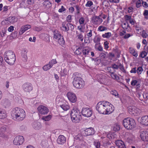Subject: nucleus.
Listing matches in <instances>:
<instances>
[{
  "mask_svg": "<svg viewBox=\"0 0 148 148\" xmlns=\"http://www.w3.org/2000/svg\"><path fill=\"white\" fill-rule=\"evenodd\" d=\"M5 62L10 65H13L16 61V57L13 52L10 50L6 51L3 55Z\"/></svg>",
  "mask_w": 148,
  "mask_h": 148,
  "instance_id": "3",
  "label": "nucleus"
},
{
  "mask_svg": "<svg viewBox=\"0 0 148 148\" xmlns=\"http://www.w3.org/2000/svg\"><path fill=\"white\" fill-rule=\"evenodd\" d=\"M93 4V2L91 1H88L85 4V6L86 7H90Z\"/></svg>",
  "mask_w": 148,
  "mask_h": 148,
  "instance_id": "54",
  "label": "nucleus"
},
{
  "mask_svg": "<svg viewBox=\"0 0 148 148\" xmlns=\"http://www.w3.org/2000/svg\"><path fill=\"white\" fill-rule=\"evenodd\" d=\"M1 24L3 25H8L10 24V23L9 20V18H6L3 21L1 22Z\"/></svg>",
  "mask_w": 148,
  "mask_h": 148,
  "instance_id": "42",
  "label": "nucleus"
},
{
  "mask_svg": "<svg viewBox=\"0 0 148 148\" xmlns=\"http://www.w3.org/2000/svg\"><path fill=\"white\" fill-rule=\"evenodd\" d=\"M76 139L79 140L81 142H84V139L83 136L80 134L78 135L76 137Z\"/></svg>",
  "mask_w": 148,
  "mask_h": 148,
  "instance_id": "48",
  "label": "nucleus"
},
{
  "mask_svg": "<svg viewBox=\"0 0 148 148\" xmlns=\"http://www.w3.org/2000/svg\"><path fill=\"white\" fill-rule=\"evenodd\" d=\"M94 145L96 148H100V143L98 141H94Z\"/></svg>",
  "mask_w": 148,
  "mask_h": 148,
  "instance_id": "50",
  "label": "nucleus"
},
{
  "mask_svg": "<svg viewBox=\"0 0 148 148\" xmlns=\"http://www.w3.org/2000/svg\"><path fill=\"white\" fill-rule=\"evenodd\" d=\"M122 26L123 28L124 29H127L128 27H129L128 23L127 22L123 23L122 25Z\"/></svg>",
  "mask_w": 148,
  "mask_h": 148,
  "instance_id": "60",
  "label": "nucleus"
},
{
  "mask_svg": "<svg viewBox=\"0 0 148 148\" xmlns=\"http://www.w3.org/2000/svg\"><path fill=\"white\" fill-rule=\"evenodd\" d=\"M73 86L77 89H80L84 87L85 82L83 79L80 77L75 75L72 82Z\"/></svg>",
  "mask_w": 148,
  "mask_h": 148,
  "instance_id": "5",
  "label": "nucleus"
},
{
  "mask_svg": "<svg viewBox=\"0 0 148 148\" xmlns=\"http://www.w3.org/2000/svg\"><path fill=\"white\" fill-rule=\"evenodd\" d=\"M100 40L101 38L99 37H97L93 39V42L96 44L100 43Z\"/></svg>",
  "mask_w": 148,
  "mask_h": 148,
  "instance_id": "52",
  "label": "nucleus"
},
{
  "mask_svg": "<svg viewBox=\"0 0 148 148\" xmlns=\"http://www.w3.org/2000/svg\"><path fill=\"white\" fill-rule=\"evenodd\" d=\"M6 111L5 110L0 109V119H4L6 118Z\"/></svg>",
  "mask_w": 148,
  "mask_h": 148,
  "instance_id": "26",
  "label": "nucleus"
},
{
  "mask_svg": "<svg viewBox=\"0 0 148 148\" xmlns=\"http://www.w3.org/2000/svg\"><path fill=\"white\" fill-rule=\"evenodd\" d=\"M109 42L107 41L104 42V48L105 49H107L109 48Z\"/></svg>",
  "mask_w": 148,
  "mask_h": 148,
  "instance_id": "61",
  "label": "nucleus"
},
{
  "mask_svg": "<svg viewBox=\"0 0 148 148\" xmlns=\"http://www.w3.org/2000/svg\"><path fill=\"white\" fill-rule=\"evenodd\" d=\"M33 127L36 130H38L41 127V124L39 122L35 123L33 125Z\"/></svg>",
  "mask_w": 148,
  "mask_h": 148,
  "instance_id": "33",
  "label": "nucleus"
},
{
  "mask_svg": "<svg viewBox=\"0 0 148 148\" xmlns=\"http://www.w3.org/2000/svg\"><path fill=\"white\" fill-rule=\"evenodd\" d=\"M130 53L133 55V56L135 57H137L138 54L137 51L135 49L133 48H130Z\"/></svg>",
  "mask_w": 148,
  "mask_h": 148,
  "instance_id": "32",
  "label": "nucleus"
},
{
  "mask_svg": "<svg viewBox=\"0 0 148 148\" xmlns=\"http://www.w3.org/2000/svg\"><path fill=\"white\" fill-rule=\"evenodd\" d=\"M73 27H73L71 23L65 21L62 23V26L60 28L61 30L62 31L64 32H67L69 30V27Z\"/></svg>",
  "mask_w": 148,
  "mask_h": 148,
  "instance_id": "10",
  "label": "nucleus"
},
{
  "mask_svg": "<svg viewBox=\"0 0 148 148\" xmlns=\"http://www.w3.org/2000/svg\"><path fill=\"white\" fill-rule=\"evenodd\" d=\"M86 36L88 39L92 37V31L91 29L90 30H88L87 31Z\"/></svg>",
  "mask_w": 148,
  "mask_h": 148,
  "instance_id": "43",
  "label": "nucleus"
},
{
  "mask_svg": "<svg viewBox=\"0 0 148 148\" xmlns=\"http://www.w3.org/2000/svg\"><path fill=\"white\" fill-rule=\"evenodd\" d=\"M58 40V42L59 44L63 46V45H64L65 41L64 39L63 36H62L61 38H59Z\"/></svg>",
  "mask_w": 148,
  "mask_h": 148,
  "instance_id": "34",
  "label": "nucleus"
},
{
  "mask_svg": "<svg viewBox=\"0 0 148 148\" xmlns=\"http://www.w3.org/2000/svg\"><path fill=\"white\" fill-rule=\"evenodd\" d=\"M96 109L99 114L105 115L111 114L114 110L113 105L106 101L99 102L96 106Z\"/></svg>",
  "mask_w": 148,
  "mask_h": 148,
  "instance_id": "1",
  "label": "nucleus"
},
{
  "mask_svg": "<svg viewBox=\"0 0 148 148\" xmlns=\"http://www.w3.org/2000/svg\"><path fill=\"white\" fill-rule=\"evenodd\" d=\"M140 137L142 140L144 141H148V132L142 131L140 133Z\"/></svg>",
  "mask_w": 148,
  "mask_h": 148,
  "instance_id": "16",
  "label": "nucleus"
},
{
  "mask_svg": "<svg viewBox=\"0 0 148 148\" xmlns=\"http://www.w3.org/2000/svg\"><path fill=\"white\" fill-rule=\"evenodd\" d=\"M60 32L57 30H55L53 32V38L55 39L58 40L62 36Z\"/></svg>",
  "mask_w": 148,
  "mask_h": 148,
  "instance_id": "24",
  "label": "nucleus"
},
{
  "mask_svg": "<svg viewBox=\"0 0 148 148\" xmlns=\"http://www.w3.org/2000/svg\"><path fill=\"white\" fill-rule=\"evenodd\" d=\"M6 128L5 126L2 127L0 129V137H5L6 130Z\"/></svg>",
  "mask_w": 148,
  "mask_h": 148,
  "instance_id": "23",
  "label": "nucleus"
},
{
  "mask_svg": "<svg viewBox=\"0 0 148 148\" xmlns=\"http://www.w3.org/2000/svg\"><path fill=\"white\" fill-rule=\"evenodd\" d=\"M82 114L84 116L89 117L92 114V110L88 108H84L82 110Z\"/></svg>",
  "mask_w": 148,
  "mask_h": 148,
  "instance_id": "7",
  "label": "nucleus"
},
{
  "mask_svg": "<svg viewBox=\"0 0 148 148\" xmlns=\"http://www.w3.org/2000/svg\"><path fill=\"white\" fill-rule=\"evenodd\" d=\"M97 80L101 84L109 85L111 84V81L108 79L107 75L105 74H100L97 75Z\"/></svg>",
  "mask_w": 148,
  "mask_h": 148,
  "instance_id": "6",
  "label": "nucleus"
},
{
  "mask_svg": "<svg viewBox=\"0 0 148 148\" xmlns=\"http://www.w3.org/2000/svg\"><path fill=\"white\" fill-rule=\"evenodd\" d=\"M134 2H136V6L139 8L141 6V3L143 2L142 0H133Z\"/></svg>",
  "mask_w": 148,
  "mask_h": 148,
  "instance_id": "40",
  "label": "nucleus"
},
{
  "mask_svg": "<svg viewBox=\"0 0 148 148\" xmlns=\"http://www.w3.org/2000/svg\"><path fill=\"white\" fill-rule=\"evenodd\" d=\"M79 21L80 25H84L85 22L84 18L83 17L80 18Z\"/></svg>",
  "mask_w": 148,
  "mask_h": 148,
  "instance_id": "55",
  "label": "nucleus"
},
{
  "mask_svg": "<svg viewBox=\"0 0 148 148\" xmlns=\"http://www.w3.org/2000/svg\"><path fill=\"white\" fill-rule=\"evenodd\" d=\"M139 110L134 106H130V114L136 116L138 114Z\"/></svg>",
  "mask_w": 148,
  "mask_h": 148,
  "instance_id": "18",
  "label": "nucleus"
},
{
  "mask_svg": "<svg viewBox=\"0 0 148 148\" xmlns=\"http://www.w3.org/2000/svg\"><path fill=\"white\" fill-rule=\"evenodd\" d=\"M107 29V27L102 25H100L98 27L97 29V31L99 32H103L106 31Z\"/></svg>",
  "mask_w": 148,
  "mask_h": 148,
  "instance_id": "38",
  "label": "nucleus"
},
{
  "mask_svg": "<svg viewBox=\"0 0 148 148\" xmlns=\"http://www.w3.org/2000/svg\"><path fill=\"white\" fill-rule=\"evenodd\" d=\"M95 49L98 51H103V48L100 45V43L95 44Z\"/></svg>",
  "mask_w": 148,
  "mask_h": 148,
  "instance_id": "31",
  "label": "nucleus"
},
{
  "mask_svg": "<svg viewBox=\"0 0 148 148\" xmlns=\"http://www.w3.org/2000/svg\"><path fill=\"white\" fill-rule=\"evenodd\" d=\"M27 51L25 49H24L22 51L21 56L23 58V60L25 61H26L27 59Z\"/></svg>",
  "mask_w": 148,
  "mask_h": 148,
  "instance_id": "27",
  "label": "nucleus"
},
{
  "mask_svg": "<svg viewBox=\"0 0 148 148\" xmlns=\"http://www.w3.org/2000/svg\"><path fill=\"white\" fill-rule=\"evenodd\" d=\"M67 97L69 100L72 103L75 102L77 100L76 95L73 92H69L67 93Z\"/></svg>",
  "mask_w": 148,
  "mask_h": 148,
  "instance_id": "15",
  "label": "nucleus"
},
{
  "mask_svg": "<svg viewBox=\"0 0 148 148\" xmlns=\"http://www.w3.org/2000/svg\"><path fill=\"white\" fill-rule=\"evenodd\" d=\"M82 47H79L78 48L75 50V53L77 55L80 54L81 53L82 54Z\"/></svg>",
  "mask_w": 148,
  "mask_h": 148,
  "instance_id": "47",
  "label": "nucleus"
},
{
  "mask_svg": "<svg viewBox=\"0 0 148 148\" xmlns=\"http://www.w3.org/2000/svg\"><path fill=\"white\" fill-rule=\"evenodd\" d=\"M138 121L142 125L148 126V116L146 115L139 117L138 119Z\"/></svg>",
  "mask_w": 148,
  "mask_h": 148,
  "instance_id": "12",
  "label": "nucleus"
},
{
  "mask_svg": "<svg viewBox=\"0 0 148 148\" xmlns=\"http://www.w3.org/2000/svg\"><path fill=\"white\" fill-rule=\"evenodd\" d=\"M115 144L118 148H126L123 142L121 140H118L115 141Z\"/></svg>",
  "mask_w": 148,
  "mask_h": 148,
  "instance_id": "20",
  "label": "nucleus"
},
{
  "mask_svg": "<svg viewBox=\"0 0 148 148\" xmlns=\"http://www.w3.org/2000/svg\"><path fill=\"white\" fill-rule=\"evenodd\" d=\"M119 68L123 72H125V71L123 66L121 64L119 65Z\"/></svg>",
  "mask_w": 148,
  "mask_h": 148,
  "instance_id": "64",
  "label": "nucleus"
},
{
  "mask_svg": "<svg viewBox=\"0 0 148 148\" xmlns=\"http://www.w3.org/2000/svg\"><path fill=\"white\" fill-rule=\"evenodd\" d=\"M143 15L145 19H148V10H145L143 12Z\"/></svg>",
  "mask_w": 148,
  "mask_h": 148,
  "instance_id": "51",
  "label": "nucleus"
},
{
  "mask_svg": "<svg viewBox=\"0 0 148 148\" xmlns=\"http://www.w3.org/2000/svg\"><path fill=\"white\" fill-rule=\"evenodd\" d=\"M91 49L89 47H82V52L84 57L82 58L83 59L84 58L88 56L89 53L91 51Z\"/></svg>",
  "mask_w": 148,
  "mask_h": 148,
  "instance_id": "14",
  "label": "nucleus"
},
{
  "mask_svg": "<svg viewBox=\"0 0 148 148\" xmlns=\"http://www.w3.org/2000/svg\"><path fill=\"white\" fill-rule=\"evenodd\" d=\"M57 62L56 61V59H52L49 62V64L52 67L53 64L56 63Z\"/></svg>",
  "mask_w": 148,
  "mask_h": 148,
  "instance_id": "56",
  "label": "nucleus"
},
{
  "mask_svg": "<svg viewBox=\"0 0 148 148\" xmlns=\"http://www.w3.org/2000/svg\"><path fill=\"white\" fill-rule=\"evenodd\" d=\"M120 125L117 124H116L114 125L113 127V130L115 131H119L120 130Z\"/></svg>",
  "mask_w": 148,
  "mask_h": 148,
  "instance_id": "45",
  "label": "nucleus"
},
{
  "mask_svg": "<svg viewBox=\"0 0 148 148\" xmlns=\"http://www.w3.org/2000/svg\"><path fill=\"white\" fill-rule=\"evenodd\" d=\"M24 141V139L23 136H18L15 138L13 141V143L15 145H20L23 143Z\"/></svg>",
  "mask_w": 148,
  "mask_h": 148,
  "instance_id": "9",
  "label": "nucleus"
},
{
  "mask_svg": "<svg viewBox=\"0 0 148 148\" xmlns=\"http://www.w3.org/2000/svg\"><path fill=\"white\" fill-rule=\"evenodd\" d=\"M112 36V34L110 32H108L102 35V37L104 38H109Z\"/></svg>",
  "mask_w": 148,
  "mask_h": 148,
  "instance_id": "37",
  "label": "nucleus"
},
{
  "mask_svg": "<svg viewBox=\"0 0 148 148\" xmlns=\"http://www.w3.org/2000/svg\"><path fill=\"white\" fill-rule=\"evenodd\" d=\"M70 116L72 121L74 123H79L81 118L80 110L76 107H74L72 110Z\"/></svg>",
  "mask_w": 148,
  "mask_h": 148,
  "instance_id": "4",
  "label": "nucleus"
},
{
  "mask_svg": "<svg viewBox=\"0 0 148 148\" xmlns=\"http://www.w3.org/2000/svg\"><path fill=\"white\" fill-rule=\"evenodd\" d=\"M52 118V116L49 115L47 116H44L42 118V119L45 121H50Z\"/></svg>",
  "mask_w": 148,
  "mask_h": 148,
  "instance_id": "35",
  "label": "nucleus"
},
{
  "mask_svg": "<svg viewBox=\"0 0 148 148\" xmlns=\"http://www.w3.org/2000/svg\"><path fill=\"white\" fill-rule=\"evenodd\" d=\"M143 71V69L142 66H140L138 68L137 72L138 75L141 74Z\"/></svg>",
  "mask_w": 148,
  "mask_h": 148,
  "instance_id": "49",
  "label": "nucleus"
},
{
  "mask_svg": "<svg viewBox=\"0 0 148 148\" xmlns=\"http://www.w3.org/2000/svg\"><path fill=\"white\" fill-rule=\"evenodd\" d=\"M22 88L26 92H29L32 90L33 88L32 84L29 82H26L23 84Z\"/></svg>",
  "mask_w": 148,
  "mask_h": 148,
  "instance_id": "13",
  "label": "nucleus"
},
{
  "mask_svg": "<svg viewBox=\"0 0 148 148\" xmlns=\"http://www.w3.org/2000/svg\"><path fill=\"white\" fill-rule=\"evenodd\" d=\"M66 138L64 136L60 135L57 140V142L58 144L62 145L66 143Z\"/></svg>",
  "mask_w": 148,
  "mask_h": 148,
  "instance_id": "17",
  "label": "nucleus"
},
{
  "mask_svg": "<svg viewBox=\"0 0 148 148\" xmlns=\"http://www.w3.org/2000/svg\"><path fill=\"white\" fill-rule=\"evenodd\" d=\"M1 104L5 108H7L10 104L8 100L7 99H4L2 100Z\"/></svg>",
  "mask_w": 148,
  "mask_h": 148,
  "instance_id": "25",
  "label": "nucleus"
},
{
  "mask_svg": "<svg viewBox=\"0 0 148 148\" xmlns=\"http://www.w3.org/2000/svg\"><path fill=\"white\" fill-rule=\"evenodd\" d=\"M52 66L49 63V64L44 66L42 67V69L45 71H47V70L49 69Z\"/></svg>",
  "mask_w": 148,
  "mask_h": 148,
  "instance_id": "44",
  "label": "nucleus"
},
{
  "mask_svg": "<svg viewBox=\"0 0 148 148\" xmlns=\"http://www.w3.org/2000/svg\"><path fill=\"white\" fill-rule=\"evenodd\" d=\"M110 93L111 94L114 95L115 97L119 95L117 91L115 90H114L111 91Z\"/></svg>",
  "mask_w": 148,
  "mask_h": 148,
  "instance_id": "58",
  "label": "nucleus"
},
{
  "mask_svg": "<svg viewBox=\"0 0 148 148\" xmlns=\"http://www.w3.org/2000/svg\"><path fill=\"white\" fill-rule=\"evenodd\" d=\"M110 73V75L111 77L114 79L118 80H119V77L117 76L116 74L114 73L113 71H112L111 70L109 71Z\"/></svg>",
  "mask_w": 148,
  "mask_h": 148,
  "instance_id": "29",
  "label": "nucleus"
},
{
  "mask_svg": "<svg viewBox=\"0 0 148 148\" xmlns=\"http://www.w3.org/2000/svg\"><path fill=\"white\" fill-rule=\"evenodd\" d=\"M123 124L125 127L129 130L130 129V118L127 117L123 121Z\"/></svg>",
  "mask_w": 148,
  "mask_h": 148,
  "instance_id": "22",
  "label": "nucleus"
},
{
  "mask_svg": "<svg viewBox=\"0 0 148 148\" xmlns=\"http://www.w3.org/2000/svg\"><path fill=\"white\" fill-rule=\"evenodd\" d=\"M11 115L13 119L18 121L23 120L26 116L25 112L24 110L18 107H16L12 110Z\"/></svg>",
  "mask_w": 148,
  "mask_h": 148,
  "instance_id": "2",
  "label": "nucleus"
},
{
  "mask_svg": "<svg viewBox=\"0 0 148 148\" xmlns=\"http://www.w3.org/2000/svg\"><path fill=\"white\" fill-rule=\"evenodd\" d=\"M132 80L131 82V84L132 86H135L138 83V80L136 79V77H132Z\"/></svg>",
  "mask_w": 148,
  "mask_h": 148,
  "instance_id": "36",
  "label": "nucleus"
},
{
  "mask_svg": "<svg viewBox=\"0 0 148 148\" xmlns=\"http://www.w3.org/2000/svg\"><path fill=\"white\" fill-rule=\"evenodd\" d=\"M37 109L38 113L43 115L47 114L49 111L47 107L43 105L39 106Z\"/></svg>",
  "mask_w": 148,
  "mask_h": 148,
  "instance_id": "8",
  "label": "nucleus"
},
{
  "mask_svg": "<svg viewBox=\"0 0 148 148\" xmlns=\"http://www.w3.org/2000/svg\"><path fill=\"white\" fill-rule=\"evenodd\" d=\"M101 15L98 16H93L91 19L92 23L95 25H98L101 24L103 22L102 19L100 18Z\"/></svg>",
  "mask_w": 148,
  "mask_h": 148,
  "instance_id": "11",
  "label": "nucleus"
},
{
  "mask_svg": "<svg viewBox=\"0 0 148 148\" xmlns=\"http://www.w3.org/2000/svg\"><path fill=\"white\" fill-rule=\"evenodd\" d=\"M60 107L64 111H66L70 108V106L68 102L65 101L63 102L60 105Z\"/></svg>",
  "mask_w": 148,
  "mask_h": 148,
  "instance_id": "21",
  "label": "nucleus"
},
{
  "mask_svg": "<svg viewBox=\"0 0 148 148\" xmlns=\"http://www.w3.org/2000/svg\"><path fill=\"white\" fill-rule=\"evenodd\" d=\"M147 55V53L145 51H143L140 53V56L142 58H145Z\"/></svg>",
  "mask_w": 148,
  "mask_h": 148,
  "instance_id": "59",
  "label": "nucleus"
},
{
  "mask_svg": "<svg viewBox=\"0 0 148 148\" xmlns=\"http://www.w3.org/2000/svg\"><path fill=\"white\" fill-rule=\"evenodd\" d=\"M142 36L144 38H146L147 37L148 35L144 30H142Z\"/></svg>",
  "mask_w": 148,
  "mask_h": 148,
  "instance_id": "62",
  "label": "nucleus"
},
{
  "mask_svg": "<svg viewBox=\"0 0 148 148\" xmlns=\"http://www.w3.org/2000/svg\"><path fill=\"white\" fill-rule=\"evenodd\" d=\"M9 20L11 24H13L18 21V18L15 16H10L9 17Z\"/></svg>",
  "mask_w": 148,
  "mask_h": 148,
  "instance_id": "28",
  "label": "nucleus"
},
{
  "mask_svg": "<svg viewBox=\"0 0 148 148\" xmlns=\"http://www.w3.org/2000/svg\"><path fill=\"white\" fill-rule=\"evenodd\" d=\"M77 36V37L78 39L79 40H80L81 41H83L84 37L82 34L80 33Z\"/></svg>",
  "mask_w": 148,
  "mask_h": 148,
  "instance_id": "57",
  "label": "nucleus"
},
{
  "mask_svg": "<svg viewBox=\"0 0 148 148\" xmlns=\"http://www.w3.org/2000/svg\"><path fill=\"white\" fill-rule=\"evenodd\" d=\"M143 96L145 103L148 104V94L147 93H144Z\"/></svg>",
  "mask_w": 148,
  "mask_h": 148,
  "instance_id": "39",
  "label": "nucleus"
},
{
  "mask_svg": "<svg viewBox=\"0 0 148 148\" xmlns=\"http://www.w3.org/2000/svg\"><path fill=\"white\" fill-rule=\"evenodd\" d=\"M84 135L86 136L93 135L95 133L94 129L92 127L86 129L84 130Z\"/></svg>",
  "mask_w": 148,
  "mask_h": 148,
  "instance_id": "19",
  "label": "nucleus"
},
{
  "mask_svg": "<svg viewBox=\"0 0 148 148\" xmlns=\"http://www.w3.org/2000/svg\"><path fill=\"white\" fill-rule=\"evenodd\" d=\"M112 67H109L108 68V70L109 71L111 70V69H119V65H116L115 64H113L112 66Z\"/></svg>",
  "mask_w": 148,
  "mask_h": 148,
  "instance_id": "46",
  "label": "nucleus"
},
{
  "mask_svg": "<svg viewBox=\"0 0 148 148\" xmlns=\"http://www.w3.org/2000/svg\"><path fill=\"white\" fill-rule=\"evenodd\" d=\"M42 144L44 148L47 147L48 144V142L47 140L42 141Z\"/></svg>",
  "mask_w": 148,
  "mask_h": 148,
  "instance_id": "63",
  "label": "nucleus"
},
{
  "mask_svg": "<svg viewBox=\"0 0 148 148\" xmlns=\"http://www.w3.org/2000/svg\"><path fill=\"white\" fill-rule=\"evenodd\" d=\"M107 136L109 139H112L115 138L116 137V135L114 133H112L108 134Z\"/></svg>",
  "mask_w": 148,
  "mask_h": 148,
  "instance_id": "41",
  "label": "nucleus"
},
{
  "mask_svg": "<svg viewBox=\"0 0 148 148\" xmlns=\"http://www.w3.org/2000/svg\"><path fill=\"white\" fill-rule=\"evenodd\" d=\"M136 126L135 120L133 119H130V129H133Z\"/></svg>",
  "mask_w": 148,
  "mask_h": 148,
  "instance_id": "30",
  "label": "nucleus"
},
{
  "mask_svg": "<svg viewBox=\"0 0 148 148\" xmlns=\"http://www.w3.org/2000/svg\"><path fill=\"white\" fill-rule=\"evenodd\" d=\"M25 31H27L31 28V26L29 25H26L22 26Z\"/></svg>",
  "mask_w": 148,
  "mask_h": 148,
  "instance_id": "53",
  "label": "nucleus"
}]
</instances>
